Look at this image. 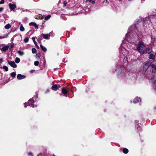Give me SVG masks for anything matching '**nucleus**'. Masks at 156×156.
<instances>
[{
    "mask_svg": "<svg viewBox=\"0 0 156 156\" xmlns=\"http://www.w3.org/2000/svg\"><path fill=\"white\" fill-rule=\"evenodd\" d=\"M145 45L142 41H140L136 47V50L141 54H143L145 52Z\"/></svg>",
    "mask_w": 156,
    "mask_h": 156,
    "instance_id": "f257e3e1",
    "label": "nucleus"
},
{
    "mask_svg": "<svg viewBox=\"0 0 156 156\" xmlns=\"http://www.w3.org/2000/svg\"><path fill=\"white\" fill-rule=\"evenodd\" d=\"M33 98H32L30 99L27 103H25L24 104V107L25 108L27 107V105L30 106V107H32V108H34L37 106L36 105H35V106H34V103H35V101H34Z\"/></svg>",
    "mask_w": 156,
    "mask_h": 156,
    "instance_id": "f03ea898",
    "label": "nucleus"
},
{
    "mask_svg": "<svg viewBox=\"0 0 156 156\" xmlns=\"http://www.w3.org/2000/svg\"><path fill=\"white\" fill-rule=\"evenodd\" d=\"M8 64L12 67L13 68H16L17 67V65L15 63L14 61H8Z\"/></svg>",
    "mask_w": 156,
    "mask_h": 156,
    "instance_id": "7ed1b4c3",
    "label": "nucleus"
},
{
    "mask_svg": "<svg viewBox=\"0 0 156 156\" xmlns=\"http://www.w3.org/2000/svg\"><path fill=\"white\" fill-rule=\"evenodd\" d=\"M62 93L64 94L65 96L66 97H67V94L68 92V89L64 87L62 89Z\"/></svg>",
    "mask_w": 156,
    "mask_h": 156,
    "instance_id": "20e7f679",
    "label": "nucleus"
},
{
    "mask_svg": "<svg viewBox=\"0 0 156 156\" xmlns=\"http://www.w3.org/2000/svg\"><path fill=\"white\" fill-rule=\"evenodd\" d=\"M9 6L10 9L14 10L16 8V6L15 4L10 3L9 4Z\"/></svg>",
    "mask_w": 156,
    "mask_h": 156,
    "instance_id": "39448f33",
    "label": "nucleus"
},
{
    "mask_svg": "<svg viewBox=\"0 0 156 156\" xmlns=\"http://www.w3.org/2000/svg\"><path fill=\"white\" fill-rule=\"evenodd\" d=\"M151 64V63L148 62L145 63L144 66V69L146 70L150 66Z\"/></svg>",
    "mask_w": 156,
    "mask_h": 156,
    "instance_id": "423d86ee",
    "label": "nucleus"
},
{
    "mask_svg": "<svg viewBox=\"0 0 156 156\" xmlns=\"http://www.w3.org/2000/svg\"><path fill=\"white\" fill-rule=\"evenodd\" d=\"M121 53L125 57L126 55L128 53L127 51L124 48H122Z\"/></svg>",
    "mask_w": 156,
    "mask_h": 156,
    "instance_id": "0eeeda50",
    "label": "nucleus"
},
{
    "mask_svg": "<svg viewBox=\"0 0 156 156\" xmlns=\"http://www.w3.org/2000/svg\"><path fill=\"white\" fill-rule=\"evenodd\" d=\"M17 78L19 80H20L24 79L25 76L24 75H22L20 74H18L17 76Z\"/></svg>",
    "mask_w": 156,
    "mask_h": 156,
    "instance_id": "6e6552de",
    "label": "nucleus"
},
{
    "mask_svg": "<svg viewBox=\"0 0 156 156\" xmlns=\"http://www.w3.org/2000/svg\"><path fill=\"white\" fill-rule=\"evenodd\" d=\"M60 86L59 85H57L56 84L52 86V89L54 90H56L58 88H59Z\"/></svg>",
    "mask_w": 156,
    "mask_h": 156,
    "instance_id": "1a4fd4ad",
    "label": "nucleus"
},
{
    "mask_svg": "<svg viewBox=\"0 0 156 156\" xmlns=\"http://www.w3.org/2000/svg\"><path fill=\"white\" fill-rule=\"evenodd\" d=\"M29 25L30 26H34L35 27V29H38V27L36 23L35 22H32L29 24Z\"/></svg>",
    "mask_w": 156,
    "mask_h": 156,
    "instance_id": "9d476101",
    "label": "nucleus"
},
{
    "mask_svg": "<svg viewBox=\"0 0 156 156\" xmlns=\"http://www.w3.org/2000/svg\"><path fill=\"white\" fill-rule=\"evenodd\" d=\"M152 73H154L156 71V65L152 64L151 65Z\"/></svg>",
    "mask_w": 156,
    "mask_h": 156,
    "instance_id": "9b49d317",
    "label": "nucleus"
},
{
    "mask_svg": "<svg viewBox=\"0 0 156 156\" xmlns=\"http://www.w3.org/2000/svg\"><path fill=\"white\" fill-rule=\"evenodd\" d=\"M141 101V99H140V98L136 97L135 98L134 101H133V103H136L139 102L140 101Z\"/></svg>",
    "mask_w": 156,
    "mask_h": 156,
    "instance_id": "f8f14e48",
    "label": "nucleus"
},
{
    "mask_svg": "<svg viewBox=\"0 0 156 156\" xmlns=\"http://www.w3.org/2000/svg\"><path fill=\"white\" fill-rule=\"evenodd\" d=\"M42 36L43 37V38L46 39H49L50 37V35H49L48 34H42Z\"/></svg>",
    "mask_w": 156,
    "mask_h": 156,
    "instance_id": "ddd939ff",
    "label": "nucleus"
},
{
    "mask_svg": "<svg viewBox=\"0 0 156 156\" xmlns=\"http://www.w3.org/2000/svg\"><path fill=\"white\" fill-rule=\"evenodd\" d=\"M9 48V46H5L3 47L1 49V50L3 51H6L7 50H8Z\"/></svg>",
    "mask_w": 156,
    "mask_h": 156,
    "instance_id": "4468645a",
    "label": "nucleus"
},
{
    "mask_svg": "<svg viewBox=\"0 0 156 156\" xmlns=\"http://www.w3.org/2000/svg\"><path fill=\"white\" fill-rule=\"evenodd\" d=\"M132 29H133L132 27H131L130 28H129L128 33L126 34V35L125 39H126L127 38V36H129V33L130 32V30H131Z\"/></svg>",
    "mask_w": 156,
    "mask_h": 156,
    "instance_id": "2eb2a0df",
    "label": "nucleus"
},
{
    "mask_svg": "<svg viewBox=\"0 0 156 156\" xmlns=\"http://www.w3.org/2000/svg\"><path fill=\"white\" fill-rule=\"evenodd\" d=\"M155 57V56L154 54H151L149 56V58L154 60V59Z\"/></svg>",
    "mask_w": 156,
    "mask_h": 156,
    "instance_id": "dca6fc26",
    "label": "nucleus"
},
{
    "mask_svg": "<svg viewBox=\"0 0 156 156\" xmlns=\"http://www.w3.org/2000/svg\"><path fill=\"white\" fill-rule=\"evenodd\" d=\"M40 47L41 49L44 51L46 52L47 51V49L44 46H43L41 44L40 45Z\"/></svg>",
    "mask_w": 156,
    "mask_h": 156,
    "instance_id": "f3484780",
    "label": "nucleus"
},
{
    "mask_svg": "<svg viewBox=\"0 0 156 156\" xmlns=\"http://www.w3.org/2000/svg\"><path fill=\"white\" fill-rule=\"evenodd\" d=\"M11 27V25L8 23L5 26V28L6 29H9Z\"/></svg>",
    "mask_w": 156,
    "mask_h": 156,
    "instance_id": "a211bd4d",
    "label": "nucleus"
},
{
    "mask_svg": "<svg viewBox=\"0 0 156 156\" xmlns=\"http://www.w3.org/2000/svg\"><path fill=\"white\" fill-rule=\"evenodd\" d=\"M8 37V35H4L3 36H0V39H2L3 38H7Z\"/></svg>",
    "mask_w": 156,
    "mask_h": 156,
    "instance_id": "6ab92c4d",
    "label": "nucleus"
},
{
    "mask_svg": "<svg viewBox=\"0 0 156 156\" xmlns=\"http://www.w3.org/2000/svg\"><path fill=\"white\" fill-rule=\"evenodd\" d=\"M123 152L125 154H127L128 152V150L126 148H124L123 150Z\"/></svg>",
    "mask_w": 156,
    "mask_h": 156,
    "instance_id": "aec40b11",
    "label": "nucleus"
},
{
    "mask_svg": "<svg viewBox=\"0 0 156 156\" xmlns=\"http://www.w3.org/2000/svg\"><path fill=\"white\" fill-rule=\"evenodd\" d=\"M20 30L21 31H24L25 30L24 28L22 25H21L20 26Z\"/></svg>",
    "mask_w": 156,
    "mask_h": 156,
    "instance_id": "412c9836",
    "label": "nucleus"
},
{
    "mask_svg": "<svg viewBox=\"0 0 156 156\" xmlns=\"http://www.w3.org/2000/svg\"><path fill=\"white\" fill-rule=\"evenodd\" d=\"M20 61V59L18 57H16L15 60V62L16 63H19Z\"/></svg>",
    "mask_w": 156,
    "mask_h": 156,
    "instance_id": "4be33fe9",
    "label": "nucleus"
},
{
    "mask_svg": "<svg viewBox=\"0 0 156 156\" xmlns=\"http://www.w3.org/2000/svg\"><path fill=\"white\" fill-rule=\"evenodd\" d=\"M51 17V16L50 15H47L44 18V20H49Z\"/></svg>",
    "mask_w": 156,
    "mask_h": 156,
    "instance_id": "5701e85b",
    "label": "nucleus"
},
{
    "mask_svg": "<svg viewBox=\"0 0 156 156\" xmlns=\"http://www.w3.org/2000/svg\"><path fill=\"white\" fill-rule=\"evenodd\" d=\"M32 53L34 54L36 53L37 51L36 49L35 48H33L32 49Z\"/></svg>",
    "mask_w": 156,
    "mask_h": 156,
    "instance_id": "b1692460",
    "label": "nucleus"
},
{
    "mask_svg": "<svg viewBox=\"0 0 156 156\" xmlns=\"http://www.w3.org/2000/svg\"><path fill=\"white\" fill-rule=\"evenodd\" d=\"M3 69L5 70V71H7L8 70V68L5 66H3Z\"/></svg>",
    "mask_w": 156,
    "mask_h": 156,
    "instance_id": "393cba45",
    "label": "nucleus"
},
{
    "mask_svg": "<svg viewBox=\"0 0 156 156\" xmlns=\"http://www.w3.org/2000/svg\"><path fill=\"white\" fill-rule=\"evenodd\" d=\"M29 38L28 37L25 38L24 40V42L27 43L28 42Z\"/></svg>",
    "mask_w": 156,
    "mask_h": 156,
    "instance_id": "a878e982",
    "label": "nucleus"
},
{
    "mask_svg": "<svg viewBox=\"0 0 156 156\" xmlns=\"http://www.w3.org/2000/svg\"><path fill=\"white\" fill-rule=\"evenodd\" d=\"M35 38L34 37H33L32 38V40L33 41L35 45H36V43H37L36 41H35Z\"/></svg>",
    "mask_w": 156,
    "mask_h": 156,
    "instance_id": "bb28decb",
    "label": "nucleus"
},
{
    "mask_svg": "<svg viewBox=\"0 0 156 156\" xmlns=\"http://www.w3.org/2000/svg\"><path fill=\"white\" fill-rule=\"evenodd\" d=\"M39 62L37 61H35L34 62V64L36 66H38L39 65Z\"/></svg>",
    "mask_w": 156,
    "mask_h": 156,
    "instance_id": "cd10ccee",
    "label": "nucleus"
},
{
    "mask_svg": "<svg viewBox=\"0 0 156 156\" xmlns=\"http://www.w3.org/2000/svg\"><path fill=\"white\" fill-rule=\"evenodd\" d=\"M16 75V73L15 72H12L11 73V76L12 77H14Z\"/></svg>",
    "mask_w": 156,
    "mask_h": 156,
    "instance_id": "c85d7f7f",
    "label": "nucleus"
},
{
    "mask_svg": "<svg viewBox=\"0 0 156 156\" xmlns=\"http://www.w3.org/2000/svg\"><path fill=\"white\" fill-rule=\"evenodd\" d=\"M49 35H50V37H53L54 35V34L53 32H51L49 34H48Z\"/></svg>",
    "mask_w": 156,
    "mask_h": 156,
    "instance_id": "c756f323",
    "label": "nucleus"
},
{
    "mask_svg": "<svg viewBox=\"0 0 156 156\" xmlns=\"http://www.w3.org/2000/svg\"><path fill=\"white\" fill-rule=\"evenodd\" d=\"M146 50L148 52H151V49H150V48H147L146 49Z\"/></svg>",
    "mask_w": 156,
    "mask_h": 156,
    "instance_id": "7c9ffc66",
    "label": "nucleus"
},
{
    "mask_svg": "<svg viewBox=\"0 0 156 156\" xmlns=\"http://www.w3.org/2000/svg\"><path fill=\"white\" fill-rule=\"evenodd\" d=\"M18 53L20 55H23L24 54V53L23 52L20 51H18Z\"/></svg>",
    "mask_w": 156,
    "mask_h": 156,
    "instance_id": "2f4dec72",
    "label": "nucleus"
},
{
    "mask_svg": "<svg viewBox=\"0 0 156 156\" xmlns=\"http://www.w3.org/2000/svg\"><path fill=\"white\" fill-rule=\"evenodd\" d=\"M67 3V2L66 1H63V5L64 6H66V5Z\"/></svg>",
    "mask_w": 156,
    "mask_h": 156,
    "instance_id": "473e14b6",
    "label": "nucleus"
},
{
    "mask_svg": "<svg viewBox=\"0 0 156 156\" xmlns=\"http://www.w3.org/2000/svg\"><path fill=\"white\" fill-rule=\"evenodd\" d=\"M14 44L13 43H11V45L10 46V48H12L14 47Z\"/></svg>",
    "mask_w": 156,
    "mask_h": 156,
    "instance_id": "72a5a7b5",
    "label": "nucleus"
},
{
    "mask_svg": "<svg viewBox=\"0 0 156 156\" xmlns=\"http://www.w3.org/2000/svg\"><path fill=\"white\" fill-rule=\"evenodd\" d=\"M4 0H1V1L0 2V4L4 3Z\"/></svg>",
    "mask_w": 156,
    "mask_h": 156,
    "instance_id": "f704fd0d",
    "label": "nucleus"
},
{
    "mask_svg": "<svg viewBox=\"0 0 156 156\" xmlns=\"http://www.w3.org/2000/svg\"><path fill=\"white\" fill-rule=\"evenodd\" d=\"M137 129L138 131H141L142 130V128L140 127H137Z\"/></svg>",
    "mask_w": 156,
    "mask_h": 156,
    "instance_id": "c9c22d12",
    "label": "nucleus"
},
{
    "mask_svg": "<svg viewBox=\"0 0 156 156\" xmlns=\"http://www.w3.org/2000/svg\"><path fill=\"white\" fill-rule=\"evenodd\" d=\"M154 87L155 89L156 90V82H155V83H154Z\"/></svg>",
    "mask_w": 156,
    "mask_h": 156,
    "instance_id": "e433bc0d",
    "label": "nucleus"
},
{
    "mask_svg": "<svg viewBox=\"0 0 156 156\" xmlns=\"http://www.w3.org/2000/svg\"><path fill=\"white\" fill-rule=\"evenodd\" d=\"M4 9V8L3 7H0V12H2L3 11Z\"/></svg>",
    "mask_w": 156,
    "mask_h": 156,
    "instance_id": "4c0bfd02",
    "label": "nucleus"
},
{
    "mask_svg": "<svg viewBox=\"0 0 156 156\" xmlns=\"http://www.w3.org/2000/svg\"><path fill=\"white\" fill-rule=\"evenodd\" d=\"M90 2H91L92 4H94L95 3V1L94 0H90Z\"/></svg>",
    "mask_w": 156,
    "mask_h": 156,
    "instance_id": "58836bf2",
    "label": "nucleus"
},
{
    "mask_svg": "<svg viewBox=\"0 0 156 156\" xmlns=\"http://www.w3.org/2000/svg\"><path fill=\"white\" fill-rule=\"evenodd\" d=\"M28 155H31V156H32V154L31 152H29L28 153Z\"/></svg>",
    "mask_w": 156,
    "mask_h": 156,
    "instance_id": "ea45409f",
    "label": "nucleus"
},
{
    "mask_svg": "<svg viewBox=\"0 0 156 156\" xmlns=\"http://www.w3.org/2000/svg\"><path fill=\"white\" fill-rule=\"evenodd\" d=\"M2 62V59L0 58V63H1Z\"/></svg>",
    "mask_w": 156,
    "mask_h": 156,
    "instance_id": "a19ab883",
    "label": "nucleus"
},
{
    "mask_svg": "<svg viewBox=\"0 0 156 156\" xmlns=\"http://www.w3.org/2000/svg\"><path fill=\"white\" fill-rule=\"evenodd\" d=\"M49 91V89H47V90L46 91V93H47V92H48Z\"/></svg>",
    "mask_w": 156,
    "mask_h": 156,
    "instance_id": "79ce46f5",
    "label": "nucleus"
},
{
    "mask_svg": "<svg viewBox=\"0 0 156 156\" xmlns=\"http://www.w3.org/2000/svg\"><path fill=\"white\" fill-rule=\"evenodd\" d=\"M42 155V154H38L37 155V156H39L40 155Z\"/></svg>",
    "mask_w": 156,
    "mask_h": 156,
    "instance_id": "37998d69",
    "label": "nucleus"
},
{
    "mask_svg": "<svg viewBox=\"0 0 156 156\" xmlns=\"http://www.w3.org/2000/svg\"><path fill=\"white\" fill-rule=\"evenodd\" d=\"M36 47H37V48H39V46H38V45H37V46H36Z\"/></svg>",
    "mask_w": 156,
    "mask_h": 156,
    "instance_id": "c03bdc74",
    "label": "nucleus"
},
{
    "mask_svg": "<svg viewBox=\"0 0 156 156\" xmlns=\"http://www.w3.org/2000/svg\"><path fill=\"white\" fill-rule=\"evenodd\" d=\"M62 1V2L63 0H60L59 2H61Z\"/></svg>",
    "mask_w": 156,
    "mask_h": 156,
    "instance_id": "a18cd8bd",
    "label": "nucleus"
},
{
    "mask_svg": "<svg viewBox=\"0 0 156 156\" xmlns=\"http://www.w3.org/2000/svg\"><path fill=\"white\" fill-rule=\"evenodd\" d=\"M36 45V46H37V43H36V45Z\"/></svg>",
    "mask_w": 156,
    "mask_h": 156,
    "instance_id": "49530a36",
    "label": "nucleus"
},
{
    "mask_svg": "<svg viewBox=\"0 0 156 156\" xmlns=\"http://www.w3.org/2000/svg\"><path fill=\"white\" fill-rule=\"evenodd\" d=\"M106 2H107V0H105Z\"/></svg>",
    "mask_w": 156,
    "mask_h": 156,
    "instance_id": "de8ad7c7",
    "label": "nucleus"
}]
</instances>
